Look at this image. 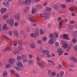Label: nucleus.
<instances>
[{
	"label": "nucleus",
	"mask_w": 77,
	"mask_h": 77,
	"mask_svg": "<svg viewBox=\"0 0 77 77\" xmlns=\"http://www.w3.org/2000/svg\"><path fill=\"white\" fill-rule=\"evenodd\" d=\"M55 39L56 38H51L48 41L49 44H51V45H53V44H54Z\"/></svg>",
	"instance_id": "f257e3e1"
},
{
	"label": "nucleus",
	"mask_w": 77,
	"mask_h": 77,
	"mask_svg": "<svg viewBox=\"0 0 77 77\" xmlns=\"http://www.w3.org/2000/svg\"><path fill=\"white\" fill-rule=\"evenodd\" d=\"M57 51L59 53L58 55L61 56L62 55L63 53H64V51H62V49L61 48H59L57 50Z\"/></svg>",
	"instance_id": "f03ea898"
},
{
	"label": "nucleus",
	"mask_w": 77,
	"mask_h": 77,
	"mask_svg": "<svg viewBox=\"0 0 77 77\" xmlns=\"http://www.w3.org/2000/svg\"><path fill=\"white\" fill-rule=\"evenodd\" d=\"M14 17L15 19L17 20H20V14L19 13H17L15 14Z\"/></svg>",
	"instance_id": "7ed1b4c3"
},
{
	"label": "nucleus",
	"mask_w": 77,
	"mask_h": 77,
	"mask_svg": "<svg viewBox=\"0 0 77 77\" xmlns=\"http://www.w3.org/2000/svg\"><path fill=\"white\" fill-rule=\"evenodd\" d=\"M43 14L44 15H47V16H49L50 14V13L48 12V11L46 10V9L44 11Z\"/></svg>",
	"instance_id": "20e7f679"
},
{
	"label": "nucleus",
	"mask_w": 77,
	"mask_h": 77,
	"mask_svg": "<svg viewBox=\"0 0 77 77\" xmlns=\"http://www.w3.org/2000/svg\"><path fill=\"white\" fill-rule=\"evenodd\" d=\"M39 30L38 29H37L35 32L34 35L35 37H37L39 35Z\"/></svg>",
	"instance_id": "39448f33"
},
{
	"label": "nucleus",
	"mask_w": 77,
	"mask_h": 77,
	"mask_svg": "<svg viewBox=\"0 0 77 77\" xmlns=\"http://www.w3.org/2000/svg\"><path fill=\"white\" fill-rule=\"evenodd\" d=\"M62 37L63 38H64L66 39H67V40H69V37L68 35L64 34H63L62 36Z\"/></svg>",
	"instance_id": "423d86ee"
},
{
	"label": "nucleus",
	"mask_w": 77,
	"mask_h": 77,
	"mask_svg": "<svg viewBox=\"0 0 77 77\" xmlns=\"http://www.w3.org/2000/svg\"><path fill=\"white\" fill-rule=\"evenodd\" d=\"M16 64L17 66H19V67H20V68H22L23 66V64L21 63V62L20 61L17 63Z\"/></svg>",
	"instance_id": "0eeeda50"
},
{
	"label": "nucleus",
	"mask_w": 77,
	"mask_h": 77,
	"mask_svg": "<svg viewBox=\"0 0 77 77\" xmlns=\"http://www.w3.org/2000/svg\"><path fill=\"white\" fill-rule=\"evenodd\" d=\"M24 3L27 5H30V4L31 3V0H26L24 2Z\"/></svg>",
	"instance_id": "6e6552de"
},
{
	"label": "nucleus",
	"mask_w": 77,
	"mask_h": 77,
	"mask_svg": "<svg viewBox=\"0 0 77 77\" xmlns=\"http://www.w3.org/2000/svg\"><path fill=\"white\" fill-rule=\"evenodd\" d=\"M7 24H5L4 26H2L3 30H9V28L6 26Z\"/></svg>",
	"instance_id": "1a4fd4ad"
},
{
	"label": "nucleus",
	"mask_w": 77,
	"mask_h": 77,
	"mask_svg": "<svg viewBox=\"0 0 77 77\" xmlns=\"http://www.w3.org/2000/svg\"><path fill=\"white\" fill-rule=\"evenodd\" d=\"M14 33L16 36H18V32L17 30H14Z\"/></svg>",
	"instance_id": "9d476101"
},
{
	"label": "nucleus",
	"mask_w": 77,
	"mask_h": 77,
	"mask_svg": "<svg viewBox=\"0 0 77 77\" xmlns=\"http://www.w3.org/2000/svg\"><path fill=\"white\" fill-rule=\"evenodd\" d=\"M6 9L2 8L1 9V12L2 14H4L6 11Z\"/></svg>",
	"instance_id": "9b49d317"
},
{
	"label": "nucleus",
	"mask_w": 77,
	"mask_h": 77,
	"mask_svg": "<svg viewBox=\"0 0 77 77\" xmlns=\"http://www.w3.org/2000/svg\"><path fill=\"white\" fill-rule=\"evenodd\" d=\"M41 53H44V54H48V51L47 50H43L42 51H41Z\"/></svg>",
	"instance_id": "f8f14e48"
},
{
	"label": "nucleus",
	"mask_w": 77,
	"mask_h": 77,
	"mask_svg": "<svg viewBox=\"0 0 77 77\" xmlns=\"http://www.w3.org/2000/svg\"><path fill=\"white\" fill-rule=\"evenodd\" d=\"M8 62L9 63H10V64L12 65L14 63L13 59L12 58H10Z\"/></svg>",
	"instance_id": "ddd939ff"
},
{
	"label": "nucleus",
	"mask_w": 77,
	"mask_h": 77,
	"mask_svg": "<svg viewBox=\"0 0 77 77\" xmlns=\"http://www.w3.org/2000/svg\"><path fill=\"white\" fill-rule=\"evenodd\" d=\"M19 52H20L19 50L18 49H15L13 51V53L14 54H17V53H19Z\"/></svg>",
	"instance_id": "4468645a"
},
{
	"label": "nucleus",
	"mask_w": 77,
	"mask_h": 77,
	"mask_svg": "<svg viewBox=\"0 0 77 77\" xmlns=\"http://www.w3.org/2000/svg\"><path fill=\"white\" fill-rule=\"evenodd\" d=\"M37 63L38 65H39L41 68H44V65H42L41 63H40L39 62H37Z\"/></svg>",
	"instance_id": "2eb2a0df"
},
{
	"label": "nucleus",
	"mask_w": 77,
	"mask_h": 77,
	"mask_svg": "<svg viewBox=\"0 0 77 77\" xmlns=\"http://www.w3.org/2000/svg\"><path fill=\"white\" fill-rule=\"evenodd\" d=\"M63 47V48H67L68 47V44L64 43L62 45Z\"/></svg>",
	"instance_id": "dca6fc26"
},
{
	"label": "nucleus",
	"mask_w": 77,
	"mask_h": 77,
	"mask_svg": "<svg viewBox=\"0 0 77 77\" xmlns=\"http://www.w3.org/2000/svg\"><path fill=\"white\" fill-rule=\"evenodd\" d=\"M72 59L74 62H75L76 63H77V58L74 57H73L72 58Z\"/></svg>",
	"instance_id": "f3484780"
},
{
	"label": "nucleus",
	"mask_w": 77,
	"mask_h": 77,
	"mask_svg": "<svg viewBox=\"0 0 77 77\" xmlns=\"http://www.w3.org/2000/svg\"><path fill=\"white\" fill-rule=\"evenodd\" d=\"M54 35H53V34L50 33V35L49 36V38H51V39L52 38H55L54 37Z\"/></svg>",
	"instance_id": "a211bd4d"
},
{
	"label": "nucleus",
	"mask_w": 77,
	"mask_h": 77,
	"mask_svg": "<svg viewBox=\"0 0 77 77\" xmlns=\"http://www.w3.org/2000/svg\"><path fill=\"white\" fill-rule=\"evenodd\" d=\"M14 20L13 19H11L10 20V25H13L14 24Z\"/></svg>",
	"instance_id": "6ab92c4d"
},
{
	"label": "nucleus",
	"mask_w": 77,
	"mask_h": 77,
	"mask_svg": "<svg viewBox=\"0 0 77 77\" xmlns=\"http://www.w3.org/2000/svg\"><path fill=\"white\" fill-rule=\"evenodd\" d=\"M18 48L19 50H23V46H22V45H19L18 46Z\"/></svg>",
	"instance_id": "aec40b11"
},
{
	"label": "nucleus",
	"mask_w": 77,
	"mask_h": 77,
	"mask_svg": "<svg viewBox=\"0 0 77 77\" xmlns=\"http://www.w3.org/2000/svg\"><path fill=\"white\" fill-rule=\"evenodd\" d=\"M45 9L48 11V12H50L51 11V8L49 7H46L45 8Z\"/></svg>",
	"instance_id": "412c9836"
},
{
	"label": "nucleus",
	"mask_w": 77,
	"mask_h": 77,
	"mask_svg": "<svg viewBox=\"0 0 77 77\" xmlns=\"http://www.w3.org/2000/svg\"><path fill=\"white\" fill-rule=\"evenodd\" d=\"M11 67V64H8L5 66V68H6L8 69V68H9Z\"/></svg>",
	"instance_id": "4be33fe9"
},
{
	"label": "nucleus",
	"mask_w": 77,
	"mask_h": 77,
	"mask_svg": "<svg viewBox=\"0 0 77 77\" xmlns=\"http://www.w3.org/2000/svg\"><path fill=\"white\" fill-rule=\"evenodd\" d=\"M9 6V3L8 2H6V5H5V6L6 7V8H8Z\"/></svg>",
	"instance_id": "5701e85b"
},
{
	"label": "nucleus",
	"mask_w": 77,
	"mask_h": 77,
	"mask_svg": "<svg viewBox=\"0 0 77 77\" xmlns=\"http://www.w3.org/2000/svg\"><path fill=\"white\" fill-rule=\"evenodd\" d=\"M60 6L62 7L63 9H64V8H66V5H63V4H61L60 5Z\"/></svg>",
	"instance_id": "b1692460"
},
{
	"label": "nucleus",
	"mask_w": 77,
	"mask_h": 77,
	"mask_svg": "<svg viewBox=\"0 0 77 77\" xmlns=\"http://www.w3.org/2000/svg\"><path fill=\"white\" fill-rule=\"evenodd\" d=\"M72 42H73V43H75L77 42V40H76V39L75 38H73L72 39Z\"/></svg>",
	"instance_id": "393cba45"
},
{
	"label": "nucleus",
	"mask_w": 77,
	"mask_h": 77,
	"mask_svg": "<svg viewBox=\"0 0 77 77\" xmlns=\"http://www.w3.org/2000/svg\"><path fill=\"white\" fill-rule=\"evenodd\" d=\"M8 14H7L5 16H3V17H2L3 19L5 20V19H6V17H8Z\"/></svg>",
	"instance_id": "a878e982"
},
{
	"label": "nucleus",
	"mask_w": 77,
	"mask_h": 77,
	"mask_svg": "<svg viewBox=\"0 0 77 77\" xmlns=\"http://www.w3.org/2000/svg\"><path fill=\"white\" fill-rule=\"evenodd\" d=\"M40 32L41 34H42V35H43V34H44V32L43 31V30H42V29L40 30Z\"/></svg>",
	"instance_id": "bb28decb"
},
{
	"label": "nucleus",
	"mask_w": 77,
	"mask_h": 77,
	"mask_svg": "<svg viewBox=\"0 0 77 77\" xmlns=\"http://www.w3.org/2000/svg\"><path fill=\"white\" fill-rule=\"evenodd\" d=\"M15 69H16L17 71H20V70H21V69L20 68H19L17 66H15Z\"/></svg>",
	"instance_id": "cd10ccee"
},
{
	"label": "nucleus",
	"mask_w": 77,
	"mask_h": 77,
	"mask_svg": "<svg viewBox=\"0 0 77 77\" xmlns=\"http://www.w3.org/2000/svg\"><path fill=\"white\" fill-rule=\"evenodd\" d=\"M21 59V56H19L17 57V60H20Z\"/></svg>",
	"instance_id": "c85d7f7f"
},
{
	"label": "nucleus",
	"mask_w": 77,
	"mask_h": 77,
	"mask_svg": "<svg viewBox=\"0 0 77 77\" xmlns=\"http://www.w3.org/2000/svg\"><path fill=\"white\" fill-rule=\"evenodd\" d=\"M54 8L56 10H58V8H59L58 5H54Z\"/></svg>",
	"instance_id": "c756f323"
},
{
	"label": "nucleus",
	"mask_w": 77,
	"mask_h": 77,
	"mask_svg": "<svg viewBox=\"0 0 77 77\" xmlns=\"http://www.w3.org/2000/svg\"><path fill=\"white\" fill-rule=\"evenodd\" d=\"M8 74V73L7 72H6L5 73H4L3 74V77H6V75H7Z\"/></svg>",
	"instance_id": "7c9ffc66"
},
{
	"label": "nucleus",
	"mask_w": 77,
	"mask_h": 77,
	"mask_svg": "<svg viewBox=\"0 0 77 77\" xmlns=\"http://www.w3.org/2000/svg\"><path fill=\"white\" fill-rule=\"evenodd\" d=\"M36 45H35L32 44L31 45V48H35Z\"/></svg>",
	"instance_id": "2f4dec72"
},
{
	"label": "nucleus",
	"mask_w": 77,
	"mask_h": 77,
	"mask_svg": "<svg viewBox=\"0 0 77 77\" xmlns=\"http://www.w3.org/2000/svg\"><path fill=\"white\" fill-rule=\"evenodd\" d=\"M26 57V55L25 54H23L22 55V59H25V58Z\"/></svg>",
	"instance_id": "473e14b6"
},
{
	"label": "nucleus",
	"mask_w": 77,
	"mask_h": 77,
	"mask_svg": "<svg viewBox=\"0 0 77 77\" xmlns=\"http://www.w3.org/2000/svg\"><path fill=\"white\" fill-rule=\"evenodd\" d=\"M59 26L60 29H62V23L59 22Z\"/></svg>",
	"instance_id": "72a5a7b5"
},
{
	"label": "nucleus",
	"mask_w": 77,
	"mask_h": 77,
	"mask_svg": "<svg viewBox=\"0 0 77 77\" xmlns=\"http://www.w3.org/2000/svg\"><path fill=\"white\" fill-rule=\"evenodd\" d=\"M11 19H8V20L7 21V23H8V24H10V23L11 22Z\"/></svg>",
	"instance_id": "f704fd0d"
},
{
	"label": "nucleus",
	"mask_w": 77,
	"mask_h": 77,
	"mask_svg": "<svg viewBox=\"0 0 77 77\" xmlns=\"http://www.w3.org/2000/svg\"><path fill=\"white\" fill-rule=\"evenodd\" d=\"M74 48L75 51H77V45L75 46L74 47Z\"/></svg>",
	"instance_id": "c9c22d12"
},
{
	"label": "nucleus",
	"mask_w": 77,
	"mask_h": 77,
	"mask_svg": "<svg viewBox=\"0 0 77 77\" xmlns=\"http://www.w3.org/2000/svg\"><path fill=\"white\" fill-rule=\"evenodd\" d=\"M35 12V9H34V8H32V14H34Z\"/></svg>",
	"instance_id": "e433bc0d"
},
{
	"label": "nucleus",
	"mask_w": 77,
	"mask_h": 77,
	"mask_svg": "<svg viewBox=\"0 0 77 77\" xmlns=\"http://www.w3.org/2000/svg\"><path fill=\"white\" fill-rule=\"evenodd\" d=\"M57 77H62V76L60 74L58 73L57 75Z\"/></svg>",
	"instance_id": "4c0bfd02"
},
{
	"label": "nucleus",
	"mask_w": 77,
	"mask_h": 77,
	"mask_svg": "<svg viewBox=\"0 0 77 77\" xmlns=\"http://www.w3.org/2000/svg\"><path fill=\"white\" fill-rule=\"evenodd\" d=\"M30 35L32 37H34V38H35L36 37V36L35 35H34V33H32Z\"/></svg>",
	"instance_id": "58836bf2"
},
{
	"label": "nucleus",
	"mask_w": 77,
	"mask_h": 77,
	"mask_svg": "<svg viewBox=\"0 0 77 77\" xmlns=\"http://www.w3.org/2000/svg\"><path fill=\"white\" fill-rule=\"evenodd\" d=\"M47 38L46 37H44L43 38V41H45L47 40Z\"/></svg>",
	"instance_id": "ea45409f"
},
{
	"label": "nucleus",
	"mask_w": 77,
	"mask_h": 77,
	"mask_svg": "<svg viewBox=\"0 0 77 77\" xmlns=\"http://www.w3.org/2000/svg\"><path fill=\"white\" fill-rule=\"evenodd\" d=\"M12 31H10L8 33V35L10 36H12Z\"/></svg>",
	"instance_id": "a19ab883"
},
{
	"label": "nucleus",
	"mask_w": 77,
	"mask_h": 77,
	"mask_svg": "<svg viewBox=\"0 0 77 77\" xmlns=\"http://www.w3.org/2000/svg\"><path fill=\"white\" fill-rule=\"evenodd\" d=\"M58 69H60V68H62V66H61V65H59L58 66Z\"/></svg>",
	"instance_id": "79ce46f5"
},
{
	"label": "nucleus",
	"mask_w": 77,
	"mask_h": 77,
	"mask_svg": "<svg viewBox=\"0 0 77 77\" xmlns=\"http://www.w3.org/2000/svg\"><path fill=\"white\" fill-rule=\"evenodd\" d=\"M74 23H75V21L74 20H71L70 22V24H74Z\"/></svg>",
	"instance_id": "37998d69"
},
{
	"label": "nucleus",
	"mask_w": 77,
	"mask_h": 77,
	"mask_svg": "<svg viewBox=\"0 0 77 77\" xmlns=\"http://www.w3.org/2000/svg\"><path fill=\"white\" fill-rule=\"evenodd\" d=\"M52 76H55L56 75V73L54 72H53L52 73Z\"/></svg>",
	"instance_id": "c03bdc74"
},
{
	"label": "nucleus",
	"mask_w": 77,
	"mask_h": 77,
	"mask_svg": "<svg viewBox=\"0 0 77 77\" xmlns=\"http://www.w3.org/2000/svg\"><path fill=\"white\" fill-rule=\"evenodd\" d=\"M40 16L41 17H45V15H44V14L43 13L41 14H40Z\"/></svg>",
	"instance_id": "a18cd8bd"
},
{
	"label": "nucleus",
	"mask_w": 77,
	"mask_h": 77,
	"mask_svg": "<svg viewBox=\"0 0 77 77\" xmlns=\"http://www.w3.org/2000/svg\"><path fill=\"white\" fill-rule=\"evenodd\" d=\"M70 50V47H68L67 49V52H69V51Z\"/></svg>",
	"instance_id": "49530a36"
},
{
	"label": "nucleus",
	"mask_w": 77,
	"mask_h": 77,
	"mask_svg": "<svg viewBox=\"0 0 77 77\" xmlns=\"http://www.w3.org/2000/svg\"><path fill=\"white\" fill-rule=\"evenodd\" d=\"M37 8L38 9H41V6H40V5H38L37 6Z\"/></svg>",
	"instance_id": "de8ad7c7"
},
{
	"label": "nucleus",
	"mask_w": 77,
	"mask_h": 77,
	"mask_svg": "<svg viewBox=\"0 0 77 77\" xmlns=\"http://www.w3.org/2000/svg\"><path fill=\"white\" fill-rule=\"evenodd\" d=\"M37 43L38 44H40V45H41V44H41V41H37Z\"/></svg>",
	"instance_id": "09e8293b"
},
{
	"label": "nucleus",
	"mask_w": 77,
	"mask_h": 77,
	"mask_svg": "<svg viewBox=\"0 0 77 77\" xmlns=\"http://www.w3.org/2000/svg\"><path fill=\"white\" fill-rule=\"evenodd\" d=\"M47 54V57H51V56L49 54V53L48 52V54Z\"/></svg>",
	"instance_id": "8fccbe9b"
},
{
	"label": "nucleus",
	"mask_w": 77,
	"mask_h": 77,
	"mask_svg": "<svg viewBox=\"0 0 77 77\" xmlns=\"http://www.w3.org/2000/svg\"><path fill=\"white\" fill-rule=\"evenodd\" d=\"M69 9L70 11H74V10H73V8H72V7H71L70 8H69Z\"/></svg>",
	"instance_id": "3c124183"
},
{
	"label": "nucleus",
	"mask_w": 77,
	"mask_h": 77,
	"mask_svg": "<svg viewBox=\"0 0 77 77\" xmlns=\"http://www.w3.org/2000/svg\"><path fill=\"white\" fill-rule=\"evenodd\" d=\"M18 43L19 45H22V42L21 41H18Z\"/></svg>",
	"instance_id": "603ef678"
},
{
	"label": "nucleus",
	"mask_w": 77,
	"mask_h": 77,
	"mask_svg": "<svg viewBox=\"0 0 77 77\" xmlns=\"http://www.w3.org/2000/svg\"><path fill=\"white\" fill-rule=\"evenodd\" d=\"M29 63L30 64V63H32L33 62V60H29Z\"/></svg>",
	"instance_id": "864d4df0"
},
{
	"label": "nucleus",
	"mask_w": 77,
	"mask_h": 77,
	"mask_svg": "<svg viewBox=\"0 0 77 77\" xmlns=\"http://www.w3.org/2000/svg\"><path fill=\"white\" fill-rule=\"evenodd\" d=\"M55 45L56 46H59V42H57L56 43Z\"/></svg>",
	"instance_id": "5fc2aeb1"
},
{
	"label": "nucleus",
	"mask_w": 77,
	"mask_h": 77,
	"mask_svg": "<svg viewBox=\"0 0 77 77\" xmlns=\"http://www.w3.org/2000/svg\"><path fill=\"white\" fill-rule=\"evenodd\" d=\"M26 31L28 32H30V29H29V28H28L26 29Z\"/></svg>",
	"instance_id": "6e6d98bb"
},
{
	"label": "nucleus",
	"mask_w": 77,
	"mask_h": 77,
	"mask_svg": "<svg viewBox=\"0 0 77 77\" xmlns=\"http://www.w3.org/2000/svg\"><path fill=\"white\" fill-rule=\"evenodd\" d=\"M27 58L24 59L23 60V62H27Z\"/></svg>",
	"instance_id": "4d7b16f0"
},
{
	"label": "nucleus",
	"mask_w": 77,
	"mask_h": 77,
	"mask_svg": "<svg viewBox=\"0 0 77 77\" xmlns=\"http://www.w3.org/2000/svg\"><path fill=\"white\" fill-rule=\"evenodd\" d=\"M60 74H61V76H62L64 74V72L63 71H62Z\"/></svg>",
	"instance_id": "13d9d810"
},
{
	"label": "nucleus",
	"mask_w": 77,
	"mask_h": 77,
	"mask_svg": "<svg viewBox=\"0 0 77 77\" xmlns=\"http://www.w3.org/2000/svg\"><path fill=\"white\" fill-rule=\"evenodd\" d=\"M29 20H30V21H31L32 20V17L30 16V17H29Z\"/></svg>",
	"instance_id": "bf43d9fd"
},
{
	"label": "nucleus",
	"mask_w": 77,
	"mask_h": 77,
	"mask_svg": "<svg viewBox=\"0 0 77 77\" xmlns=\"http://www.w3.org/2000/svg\"><path fill=\"white\" fill-rule=\"evenodd\" d=\"M18 25V24H17V23H15L14 24V26L16 27H17V26Z\"/></svg>",
	"instance_id": "052dcab7"
},
{
	"label": "nucleus",
	"mask_w": 77,
	"mask_h": 77,
	"mask_svg": "<svg viewBox=\"0 0 77 77\" xmlns=\"http://www.w3.org/2000/svg\"><path fill=\"white\" fill-rule=\"evenodd\" d=\"M66 2H67V3H69V2H71V0H66Z\"/></svg>",
	"instance_id": "680f3d73"
},
{
	"label": "nucleus",
	"mask_w": 77,
	"mask_h": 77,
	"mask_svg": "<svg viewBox=\"0 0 77 77\" xmlns=\"http://www.w3.org/2000/svg\"><path fill=\"white\" fill-rule=\"evenodd\" d=\"M31 21H32V22H36V21L35 20L32 19V20H31Z\"/></svg>",
	"instance_id": "e2e57ef3"
},
{
	"label": "nucleus",
	"mask_w": 77,
	"mask_h": 77,
	"mask_svg": "<svg viewBox=\"0 0 77 77\" xmlns=\"http://www.w3.org/2000/svg\"><path fill=\"white\" fill-rule=\"evenodd\" d=\"M72 16H75V14L74 13H72Z\"/></svg>",
	"instance_id": "0e129e2a"
},
{
	"label": "nucleus",
	"mask_w": 77,
	"mask_h": 77,
	"mask_svg": "<svg viewBox=\"0 0 77 77\" xmlns=\"http://www.w3.org/2000/svg\"><path fill=\"white\" fill-rule=\"evenodd\" d=\"M4 37L5 38H6L7 39H8V40H9V38L6 37V36H4Z\"/></svg>",
	"instance_id": "69168bd1"
},
{
	"label": "nucleus",
	"mask_w": 77,
	"mask_h": 77,
	"mask_svg": "<svg viewBox=\"0 0 77 77\" xmlns=\"http://www.w3.org/2000/svg\"><path fill=\"white\" fill-rule=\"evenodd\" d=\"M29 57L30 59H32V56L31 55H29Z\"/></svg>",
	"instance_id": "338daca9"
},
{
	"label": "nucleus",
	"mask_w": 77,
	"mask_h": 77,
	"mask_svg": "<svg viewBox=\"0 0 77 77\" xmlns=\"http://www.w3.org/2000/svg\"><path fill=\"white\" fill-rule=\"evenodd\" d=\"M70 67H71V68H74L75 66L74 65H70Z\"/></svg>",
	"instance_id": "774afa93"
}]
</instances>
